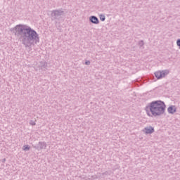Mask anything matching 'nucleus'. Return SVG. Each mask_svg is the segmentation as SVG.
I'll list each match as a JSON object with an SVG mask.
<instances>
[{
	"label": "nucleus",
	"mask_w": 180,
	"mask_h": 180,
	"mask_svg": "<svg viewBox=\"0 0 180 180\" xmlns=\"http://www.w3.org/2000/svg\"><path fill=\"white\" fill-rule=\"evenodd\" d=\"M22 150L24 151H29V150H30V146H29V145H25L23 147H22Z\"/></svg>",
	"instance_id": "obj_11"
},
{
	"label": "nucleus",
	"mask_w": 180,
	"mask_h": 180,
	"mask_svg": "<svg viewBox=\"0 0 180 180\" xmlns=\"http://www.w3.org/2000/svg\"><path fill=\"white\" fill-rule=\"evenodd\" d=\"M89 22L94 23V25H99V19L95 15L90 16Z\"/></svg>",
	"instance_id": "obj_7"
},
{
	"label": "nucleus",
	"mask_w": 180,
	"mask_h": 180,
	"mask_svg": "<svg viewBox=\"0 0 180 180\" xmlns=\"http://www.w3.org/2000/svg\"><path fill=\"white\" fill-rule=\"evenodd\" d=\"M166 108L167 105L164 101L161 100L153 101L146 106L145 110L149 117H158L165 113Z\"/></svg>",
	"instance_id": "obj_2"
},
{
	"label": "nucleus",
	"mask_w": 180,
	"mask_h": 180,
	"mask_svg": "<svg viewBox=\"0 0 180 180\" xmlns=\"http://www.w3.org/2000/svg\"><path fill=\"white\" fill-rule=\"evenodd\" d=\"M169 74V70H159L155 72V77H156L157 79H161V78H164L166 75Z\"/></svg>",
	"instance_id": "obj_4"
},
{
	"label": "nucleus",
	"mask_w": 180,
	"mask_h": 180,
	"mask_svg": "<svg viewBox=\"0 0 180 180\" xmlns=\"http://www.w3.org/2000/svg\"><path fill=\"white\" fill-rule=\"evenodd\" d=\"M64 13L63 8L53 10L51 13V20H60L61 17L64 16Z\"/></svg>",
	"instance_id": "obj_3"
},
{
	"label": "nucleus",
	"mask_w": 180,
	"mask_h": 180,
	"mask_svg": "<svg viewBox=\"0 0 180 180\" xmlns=\"http://www.w3.org/2000/svg\"><path fill=\"white\" fill-rule=\"evenodd\" d=\"M102 175L103 176H104V175H112V171H105V172L102 173Z\"/></svg>",
	"instance_id": "obj_12"
},
{
	"label": "nucleus",
	"mask_w": 180,
	"mask_h": 180,
	"mask_svg": "<svg viewBox=\"0 0 180 180\" xmlns=\"http://www.w3.org/2000/svg\"><path fill=\"white\" fill-rule=\"evenodd\" d=\"M143 131L146 133V134H153L154 133V127L150 126V127H146L144 128Z\"/></svg>",
	"instance_id": "obj_6"
},
{
	"label": "nucleus",
	"mask_w": 180,
	"mask_h": 180,
	"mask_svg": "<svg viewBox=\"0 0 180 180\" xmlns=\"http://www.w3.org/2000/svg\"><path fill=\"white\" fill-rule=\"evenodd\" d=\"M46 147L47 143H46V142L39 141L37 145L34 146V148H35V150H38V151H40V150H46Z\"/></svg>",
	"instance_id": "obj_5"
},
{
	"label": "nucleus",
	"mask_w": 180,
	"mask_h": 180,
	"mask_svg": "<svg viewBox=\"0 0 180 180\" xmlns=\"http://www.w3.org/2000/svg\"><path fill=\"white\" fill-rule=\"evenodd\" d=\"M139 46L140 47H143L144 46V41L143 40H141L139 42Z\"/></svg>",
	"instance_id": "obj_13"
},
{
	"label": "nucleus",
	"mask_w": 180,
	"mask_h": 180,
	"mask_svg": "<svg viewBox=\"0 0 180 180\" xmlns=\"http://www.w3.org/2000/svg\"><path fill=\"white\" fill-rule=\"evenodd\" d=\"M39 68H40V70L46 71V70H47V63L44 61L40 62L39 64Z\"/></svg>",
	"instance_id": "obj_8"
},
{
	"label": "nucleus",
	"mask_w": 180,
	"mask_h": 180,
	"mask_svg": "<svg viewBox=\"0 0 180 180\" xmlns=\"http://www.w3.org/2000/svg\"><path fill=\"white\" fill-rule=\"evenodd\" d=\"M168 113H170V115H174L176 112V107L175 105H171L167 108Z\"/></svg>",
	"instance_id": "obj_9"
},
{
	"label": "nucleus",
	"mask_w": 180,
	"mask_h": 180,
	"mask_svg": "<svg viewBox=\"0 0 180 180\" xmlns=\"http://www.w3.org/2000/svg\"><path fill=\"white\" fill-rule=\"evenodd\" d=\"M99 18H100V20H101V22H105V20H106V17L103 14H101L99 15Z\"/></svg>",
	"instance_id": "obj_10"
},
{
	"label": "nucleus",
	"mask_w": 180,
	"mask_h": 180,
	"mask_svg": "<svg viewBox=\"0 0 180 180\" xmlns=\"http://www.w3.org/2000/svg\"><path fill=\"white\" fill-rule=\"evenodd\" d=\"M86 65H91V61L86 60L84 63Z\"/></svg>",
	"instance_id": "obj_15"
},
{
	"label": "nucleus",
	"mask_w": 180,
	"mask_h": 180,
	"mask_svg": "<svg viewBox=\"0 0 180 180\" xmlns=\"http://www.w3.org/2000/svg\"><path fill=\"white\" fill-rule=\"evenodd\" d=\"M30 124L31 126H36V122L34 121H33V120H30Z\"/></svg>",
	"instance_id": "obj_14"
},
{
	"label": "nucleus",
	"mask_w": 180,
	"mask_h": 180,
	"mask_svg": "<svg viewBox=\"0 0 180 180\" xmlns=\"http://www.w3.org/2000/svg\"><path fill=\"white\" fill-rule=\"evenodd\" d=\"M15 36L18 37L19 41L25 49H29L37 43H40V37L36 30L32 27L19 24L10 30Z\"/></svg>",
	"instance_id": "obj_1"
},
{
	"label": "nucleus",
	"mask_w": 180,
	"mask_h": 180,
	"mask_svg": "<svg viewBox=\"0 0 180 180\" xmlns=\"http://www.w3.org/2000/svg\"><path fill=\"white\" fill-rule=\"evenodd\" d=\"M6 161V158H4L1 160V162H5Z\"/></svg>",
	"instance_id": "obj_16"
}]
</instances>
